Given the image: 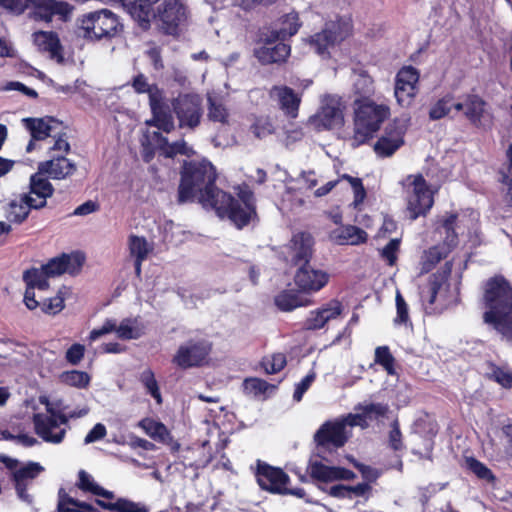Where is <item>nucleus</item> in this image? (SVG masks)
Masks as SVG:
<instances>
[{"mask_svg":"<svg viewBox=\"0 0 512 512\" xmlns=\"http://www.w3.org/2000/svg\"><path fill=\"white\" fill-rule=\"evenodd\" d=\"M468 469L473 472L479 479L486 481H494L495 475L484 463L474 457L466 459Z\"/></svg>","mask_w":512,"mask_h":512,"instance_id":"54","label":"nucleus"},{"mask_svg":"<svg viewBox=\"0 0 512 512\" xmlns=\"http://www.w3.org/2000/svg\"><path fill=\"white\" fill-rule=\"evenodd\" d=\"M70 145L63 137H59L54 141V144L48 147L50 158L48 160H67Z\"/></svg>","mask_w":512,"mask_h":512,"instance_id":"56","label":"nucleus"},{"mask_svg":"<svg viewBox=\"0 0 512 512\" xmlns=\"http://www.w3.org/2000/svg\"><path fill=\"white\" fill-rule=\"evenodd\" d=\"M245 392L254 394L255 396L266 393L270 388H276L275 385L269 384L260 378H247L243 382Z\"/></svg>","mask_w":512,"mask_h":512,"instance_id":"55","label":"nucleus"},{"mask_svg":"<svg viewBox=\"0 0 512 512\" xmlns=\"http://www.w3.org/2000/svg\"><path fill=\"white\" fill-rule=\"evenodd\" d=\"M207 118L213 123L229 125L230 112L221 99L208 94L207 95Z\"/></svg>","mask_w":512,"mask_h":512,"instance_id":"34","label":"nucleus"},{"mask_svg":"<svg viewBox=\"0 0 512 512\" xmlns=\"http://www.w3.org/2000/svg\"><path fill=\"white\" fill-rule=\"evenodd\" d=\"M484 321L493 325L507 341L512 342V287L502 276L491 277L485 284Z\"/></svg>","mask_w":512,"mask_h":512,"instance_id":"2","label":"nucleus"},{"mask_svg":"<svg viewBox=\"0 0 512 512\" xmlns=\"http://www.w3.org/2000/svg\"><path fill=\"white\" fill-rule=\"evenodd\" d=\"M374 362L380 365L388 375H396L395 358L388 346H378L375 349Z\"/></svg>","mask_w":512,"mask_h":512,"instance_id":"43","label":"nucleus"},{"mask_svg":"<svg viewBox=\"0 0 512 512\" xmlns=\"http://www.w3.org/2000/svg\"><path fill=\"white\" fill-rule=\"evenodd\" d=\"M255 477L259 487L271 494L292 495L298 498L305 496L303 488H290V477L280 467H275L265 461H256Z\"/></svg>","mask_w":512,"mask_h":512,"instance_id":"7","label":"nucleus"},{"mask_svg":"<svg viewBox=\"0 0 512 512\" xmlns=\"http://www.w3.org/2000/svg\"><path fill=\"white\" fill-rule=\"evenodd\" d=\"M388 447L394 452L402 451L405 449L403 435L398 419L393 420L390 424V431L388 433Z\"/></svg>","mask_w":512,"mask_h":512,"instance_id":"53","label":"nucleus"},{"mask_svg":"<svg viewBox=\"0 0 512 512\" xmlns=\"http://www.w3.org/2000/svg\"><path fill=\"white\" fill-rule=\"evenodd\" d=\"M491 372L488 373V379L498 383L503 388H512V372L505 370L504 368L490 363Z\"/></svg>","mask_w":512,"mask_h":512,"instance_id":"50","label":"nucleus"},{"mask_svg":"<svg viewBox=\"0 0 512 512\" xmlns=\"http://www.w3.org/2000/svg\"><path fill=\"white\" fill-rule=\"evenodd\" d=\"M212 344L207 340H189L180 345L172 358V363L182 370L201 367L208 362Z\"/></svg>","mask_w":512,"mask_h":512,"instance_id":"11","label":"nucleus"},{"mask_svg":"<svg viewBox=\"0 0 512 512\" xmlns=\"http://www.w3.org/2000/svg\"><path fill=\"white\" fill-rule=\"evenodd\" d=\"M45 275L43 270L31 268L23 273V280L26 283V290L24 293V303L29 310H35L40 305V302L35 298V285Z\"/></svg>","mask_w":512,"mask_h":512,"instance_id":"32","label":"nucleus"},{"mask_svg":"<svg viewBox=\"0 0 512 512\" xmlns=\"http://www.w3.org/2000/svg\"><path fill=\"white\" fill-rule=\"evenodd\" d=\"M134 322H136V320H132L130 318L123 319L116 329V334L118 338L122 340H132L140 338L143 335V331L140 328L134 327Z\"/></svg>","mask_w":512,"mask_h":512,"instance_id":"49","label":"nucleus"},{"mask_svg":"<svg viewBox=\"0 0 512 512\" xmlns=\"http://www.w3.org/2000/svg\"><path fill=\"white\" fill-rule=\"evenodd\" d=\"M76 485L81 491L89 492L93 495H95L97 489L100 486L93 480L92 476L85 470H80L78 472V482Z\"/></svg>","mask_w":512,"mask_h":512,"instance_id":"60","label":"nucleus"},{"mask_svg":"<svg viewBox=\"0 0 512 512\" xmlns=\"http://www.w3.org/2000/svg\"><path fill=\"white\" fill-rule=\"evenodd\" d=\"M390 115L387 105L368 101L359 105L355 112L356 137L363 141L379 130L382 123Z\"/></svg>","mask_w":512,"mask_h":512,"instance_id":"8","label":"nucleus"},{"mask_svg":"<svg viewBox=\"0 0 512 512\" xmlns=\"http://www.w3.org/2000/svg\"><path fill=\"white\" fill-rule=\"evenodd\" d=\"M64 301V296L62 295V292L59 291L54 297L44 299L40 302L38 307H40L41 311L45 314L56 315L64 309Z\"/></svg>","mask_w":512,"mask_h":512,"instance_id":"52","label":"nucleus"},{"mask_svg":"<svg viewBox=\"0 0 512 512\" xmlns=\"http://www.w3.org/2000/svg\"><path fill=\"white\" fill-rule=\"evenodd\" d=\"M33 37L35 44L44 51L54 53L59 47V39L54 32L38 31Z\"/></svg>","mask_w":512,"mask_h":512,"instance_id":"46","label":"nucleus"},{"mask_svg":"<svg viewBox=\"0 0 512 512\" xmlns=\"http://www.w3.org/2000/svg\"><path fill=\"white\" fill-rule=\"evenodd\" d=\"M310 302H303L298 293L294 290H283L275 297V305L285 312L292 311L298 307L307 306Z\"/></svg>","mask_w":512,"mask_h":512,"instance_id":"38","label":"nucleus"},{"mask_svg":"<svg viewBox=\"0 0 512 512\" xmlns=\"http://www.w3.org/2000/svg\"><path fill=\"white\" fill-rule=\"evenodd\" d=\"M152 118L146 121L149 126H154L166 133L171 132L174 127V120L168 107L163 102V97L150 104Z\"/></svg>","mask_w":512,"mask_h":512,"instance_id":"28","label":"nucleus"},{"mask_svg":"<svg viewBox=\"0 0 512 512\" xmlns=\"http://www.w3.org/2000/svg\"><path fill=\"white\" fill-rule=\"evenodd\" d=\"M35 433L47 443L59 444L66 436V429L59 428L51 413H35L32 417Z\"/></svg>","mask_w":512,"mask_h":512,"instance_id":"19","label":"nucleus"},{"mask_svg":"<svg viewBox=\"0 0 512 512\" xmlns=\"http://www.w3.org/2000/svg\"><path fill=\"white\" fill-rule=\"evenodd\" d=\"M457 101L454 100V97L450 94L445 95L441 99H439L429 110V117L431 120H439L447 115H449L452 111H455V106Z\"/></svg>","mask_w":512,"mask_h":512,"instance_id":"42","label":"nucleus"},{"mask_svg":"<svg viewBox=\"0 0 512 512\" xmlns=\"http://www.w3.org/2000/svg\"><path fill=\"white\" fill-rule=\"evenodd\" d=\"M85 262L84 254L75 252L71 254L63 253L58 257L50 259L45 265L42 266V270L45 276L54 277L64 273L70 275H77Z\"/></svg>","mask_w":512,"mask_h":512,"instance_id":"16","label":"nucleus"},{"mask_svg":"<svg viewBox=\"0 0 512 512\" xmlns=\"http://www.w3.org/2000/svg\"><path fill=\"white\" fill-rule=\"evenodd\" d=\"M120 22L108 9L89 12L77 20V33L88 40L110 39L118 31Z\"/></svg>","mask_w":512,"mask_h":512,"instance_id":"6","label":"nucleus"},{"mask_svg":"<svg viewBox=\"0 0 512 512\" xmlns=\"http://www.w3.org/2000/svg\"><path fill=\"white\" fill-rule=\"evenodd\" d=\"M172 107L180 128L193 130L200 124L203 111L202 99L198 94H180L173 100Z\"/></svg>","mask_w":512,"mask_h":512,"instance_id":"12","label":"nucleus"},{"mask_svg":"<svg viewBox=\"0 0 512 512\" xmlns=\"http://www.w3.org/2000/svg\"><path fill=\"white\" fill-rule=\"evenodd\" d=\"M41 469L42 467L38 463H30L29 465L22 467L14 472V481H18V479L24 481L25 479L34 478L36 473Z\"/></svg>","mask_w":512,"mask_h":512,"instance_id":"64","label":"nucleus"},{"mask_svg":"<svg viewBox=\"0 0 512 512\" xmlns=\"http://www.w3.org/2000/svg\"><path fill=\"white\" fill-rule=\"evenodd\" d=\"M140 382L146 388L147 392L156 400L158 404L162 403V396L158 382L152 369L147 368L140 374Z\"/></svg>","mask_w":512,"mask_h":512,"instance_id":"47","label":"nucleus"},{"mask_svg":"<svg viewBox=\"0 0 512 512\" xmlns=\"http://www.w3.org/2000/svg\"><path fill=\"white\" fill-rule=\"evenodd\" d=\"M248 131L257 139H263L275 133L276 125L269 115L251 114L248 117Z\"/></svg>","mask_w":512,"mask_h":512,"instance_id":"31","label":"nucleus"},{"mask_svg":"<svg viewBox=\"0 0 512 512\" xmlns=\"http://www.w3.org/2000/svg\"><path fill=\"white\" fill-rule=\"evenodd\" d=\"M124 9L142 26H147L153 14V5L158 0H121Z\"/></svg>","mask_w":512,"mask_h":512,"instance_id":"29","label":"nucleus"},{"mask_svg":"<svg viewBox=\"0 0 512 512\" xmlns=\"http://www.w3.org/2000/svg\"><path fill=\"white\" fill-rule=\"evenodd\" d=\"M58 512H100L93 505L71 497L61 488L58 492Z\"/></svg>","mask_w":512,"mask_h":512,"instance_id":"33","label":"nucleus"},{"mask_svg":"<svg viewBox=\"0 0 512 512\" xmlns=\"http://www.w3.org/2000/svg\"><path fill=\"white\" fill-rule=\"evenodd\" d=\"M403 142L401 132L387 133L376 142L374 149L379 157H390L402 146Z\"/></svg>","mask_w":512,"mask_h":512,"instance_id":"35","label":"nucleus"},{"mask_svg":"<svg viewBox=\"0 0 512 512\" xmlns=\"http://www.w3.org/2000/svg\"><path fill=\"white\" fill-rule=\"evenodd\" d=\"M457 219V213H450L440 221L439 228L442 229L443 233L445 234L443 246L449 249V251H452L459 242L458 234L456 232Z\"/></svg>","mask_w":512,"mask_h":512,"instance_id":"37","label":"nucleus"},{"mask_svg":"<svg viewBox=\"0 0 512 512\" xmlns=\"http://www.w3.org/2000/svg\"><path fill=\"white\" fill-rule=\"evenodd\" d=\"M451 251L444 246L435 245L424 252L422 257V272L428 273L443 259H445Z\"/></svg>","mask_w":512,"mask_h":512,"instance_id":"39","label":"nucleus"},{"mask_svg":"<svg viewBox=\"0 0 512 512\" xmlns=\"http://www.w3.org/2000/svg\"><path fill=\"white\" fill-rule=\"evenodd\" d=\"M286 364V356L283 353L273 354L271 359L262 362L267 374H276L280 372L285 368Z\"/></svg>","mask_w":512,"mask_h":512,"instance_id":"57","label":"nucleus"},{"mask_svg":"<svg viewBox=\"0 0 512 512\" xmlns=\"http://www.w3.org/2000/svg\"><path fill=\"white\" fill-rule=\"evenodd\" d=\"M455 112L463 115L475 126L482 125V119L486 115V102L477 94H465L455 106Z\"/></svg>","mask_w":512,"mask_h":512,"instance_id":"23","label":"nucleus"},{"mask_svg":"<svg viewBox=\"0 0 512 512\" xmlns=\"http://www.w3.org/2000/svg\"><path fill=\"white\" fill-rule=\"evenodd\" d=\"M328 281L329 275L326 272L314 269L310 264L299 266L294 275V283L302 293L318 292Z\"/></svg>","mask_w":512,"mask_h":512,"instance_id":"17","label":"nucleus"},{"mask_svg":"<svg viewBox=\"0 0 512 512\" xmlns=\"http://www.w3.org/2000/svg\"><path fill=\"white\" fill-rule=\"evenodd\" d=\"M159 18L168 34L175 33L177 27L186 19V8L178 0H165L159 10Z\"/></svg>","mask_w":512,"mask_h":512,"instance_id":"24","label":"nucleus"},{"mask_svg":"<svg viewBox=\"0 0 512 512\" xmlns=\"http://www.w3.org/2000/svg\"><path fill=\"white\" fill-rule=\"evenodd\" d=\"M146 141L151 146V148H148L143 142L146 157H154V150H159V156L165 158H174L177 155L190 158L195 154L194 150L185 141L169 143L167 138L157 131L146 135Z\"/></svg>","mask_w":512,"mask_h":512,"instance_id":"13","label":"nucleus"},{"mask_svg":"<svg viewBox=\"0 0 512 512\" xmlns=\"http://www.w3.org/2000/svg\"><path fill=\"white\" fill-rule=\"evenodd\" d=\"M27 8L33 9L34 19L45 22H50L54 16L66 22L73 11L68 3L56 0H0V9L13 15H20Z\"/></svg>","mask_w":512,"mask_h":512,"instance_id":"4","label":"nucleus"},{"mask_svg":"<svg viewBox=\"0 0 512 512\" xmlns=\"http://www.w3.org/2000/svg\"><path fill=\"white\" fill-rule=\"evenodd\" d=\"M314 238L308 232H298L294 234L289 243V255L291 264L302 266L310 264L313 257Z\"/></svg>","mask_w":512,"mask_h":512,"instance_id":"20","label":"nucleus"},{"mask_svg":"<svg viewBox=\"0 0 512 512\" xmlns=\"http://www.w3.org/2000/svg\"><path fill=\"white\" fill-rule=\"evenodd\" d=\"M25 127L31 134V140L26 147L27 152H31L34 149V141L44 140L51 135L52 126L51 118H26L23 119Z\"/></svg>","mask_w":512,"mask_h":512,"instance_id":"30","label":"nucleus"},{"mask_svg":"<svg viewBox=\"0 0 512 512\" xmlns=\"http://www.w3.org/2000/svg\"><path fill=\"white\" fill-rule=\"evenodd\" d=\"M499 182L508 186L505 199L512 206V162H508L499 169Z\"/></svg>","mask_w":512,"mask_h":512,"instance_id":"58","label":"nucleus"},{"mask_svg":"<svg viewBox=\"0 0 512 512\" xmlns=\"http://www.w3.org/2000/svg\"><path fill=\"white\" fill-rule=\"evenodd\" d=\"M344 103L336 95H325L319 110L309 117L307 124L317 131L338 129L344 123Z\"/></svg>","mask_w":512,"mask_h":512,"instance_id":"9","label":"nucleus"},{"mask_svg":"<svg viewBox=\"0 0 512 512\" xmlns=\"http://www.w3.org/2000/svg\"><path fill=\"white\" fill-rule=\"evenodd\" d=\"M289 22L290 28L272 29L264 35L263 46L255 50L256 58L262 64L284 62L290 54V46L283 43L286 38L295 35L300 27L298 14L290 12L283 20Z\"/></svg>","mask_w":512,"mask_h":512,"instance_id":"3","label":"nucleus"},{"mask_svg":"<svg viewBox=\"0 0 512 512\" xmlns=\"http://www.w3.org/2000/svg\"><path fill=\"white\" fill-rule=\"evenodd\" d=\"M150 249L144 237L137 235H130L129 237V252L130 255L140 260H146Z\"/></svg>","mask_w":512,"mask_h":512,"instance_id":"51","label":"nucleus"},{"mask_svg":"<svg viewBox=\"0 0 512 512\" xmlns=\"http://www.w3.org/2000/svg\"><path fill=\"white\" fill-rule=\"evenodd\" d=\"M270 97L277 102L279 109L290 119L298 117L301 96L287 86H273Z\"/></svg>","mask_w":512,"mask_h":512,"instance_id":"22","label":"nucleus"},{"mask_svg":"<svg viewBox=\"0 0 512 512\" xmlns=\"http://www.w3.org/2000/svg\"><path fill=\"white\" fill-rule=\"evenodd\" d=\"M396 317L394 319V322L396 324H404L406 325L409 322V311H408V305L402 296V294L397 291L396 297Z\"/></svg>","mask_w":512,"mask_h":512,"instance_id":"59","label":"nucleus"},{"mask_svg":"<svg viewBox=\"0 0 512 512\" xmlns=\"http://www.w3.org/2000/svg\"><path fill=\"white\" fill-rule=\"evenodd\" d=\"M117 325L116 321L113 319H106L103 325L100 328L93 329L89 334V340L95 341L103 335L109 334L111 332H116Z\"/></svg>","mask_w":512,"mask_h":512,"instance_id":"63","label":"nucleus"},{"mask_svg":"<svg viewBox=\"0 0 512 512\" xmlns=\"http://www.w3.org/2000/svg\"><path fill=\"white\" fill-rule=\"evenodd\" d=\"M353 88L356 94L362 97L369 96L374 91L373 80L365 71L354 72Z\"/></svg>","mask_w":512,"mask_h":512,"instance_id":"44","label":"nucleus"},{"mask_svg":"<svg viewBox=\"0 0 512 512\" xmlns=\"http://www.w3.org/2000/svg\"><path fill=\"white\" fill-rule=\"evenodd\" d=\"M419 73L412 66L400 69L395 79L394 95L397 103L402 107H408L417 94Z\"/></svg>","mask_w":512,"mask_h":512,"instance_id":"14","label":"nucleus"},{"mask_svg":"<svg viewBox=\"0 0 512 512\" xmlns=\"http://www.w3.org/2000/svg\"><path fill=\"white\" fill-rule=\"evenodd\" d=\"M350 30L351 20L349 17H336L335 21L327 22L321 32L311 36L308 44L317 54L326 56L331 47L349 35Z\"/></svg>","mask_w":512,"mask_h":512,"instance_id":"10","label":"nucleus"},{"mask_svg":"<svg viewBox=\"0 0 512 512\" xmlns=\"http://www.w3.org/2000/svg\"><path fill=\"white\" fill-rule=\"evenodd\" d=\"M61 383L77 389H86L91 382V376L80 370L64 371L60 374Z\"/></svg>","mask_w":512,"mask_h":512,"instance_id":"40","label":"nucleus"},{"mask_svg":"<svg viewBox=\"0 0 512 512\" xmlns=\"http://www.w3.org/2000/svg\"><path fill=\"white\" fill-rule=\"evenodd\" d=\"M314 440L322 447H343L348 440L345 423H341L340 420L325 422L315 433Z\"/></svg>","mask_w":512,"mask_h":512,"instance_id":"21","label":"nucleus"},{"mask_svg":"<svg viewBox=\"0 0 512 512\" xmlns=\"http://www.w3.org/2000/svg\"><path fill=\"white\" fill-rule=\"evenodd\" d=\"M307 471L311 479L315 481L322 483L332 482V466L325 465L320 461H310Z\"/></svg>","mask_w":512,"mask_h":512,"instance_id":"45","label":"nucleus"},{"mask_svg":"<svg viewBox=\"0 0 512 512\" xmlns=\"http://www.w3.org/2000/svg\"><path fill=\"white\" fill-rule=\"evenodd\" d=\"M433 204V195L424 177L421 174L416 175L413 181V194L408 201L411 219L415 220L419 216H425L432 208Z\"/></svg>","mask_w":512,"mask_h":512,"instance_id":"15","label":"nucleus"},{"mask_svg":"<svg viewBox=\"0 0 512 512\" xmlns=\"http://www.w3.org/2000/svg\"><path fill=\"white\" fill-rule=\"evenodd\" d=\"M138 427L144 430V432L152 439L159 442H166L170 438V431L160 421H156L153 418L145 417L138 422Z\"/></svg>","mask_w":512,"mask_h":512,"instance_id":"36","label":"nucleus"},{"mask_svg":"<svg viewBox=\"0 0 512 512\" xmlns=\"http://www.w3.org/2000/svg\"><path fill=\"white\" fill-rule=\"evenodd\" d=\"M132 87L137 93H147L149 104L163 97L162 91L155 84H150L147 77L140 73L133 78Z\"/></svg>","mask_w":512,"mask_h":512,"instance_id":"41","label":"nucleus"},{"mask_svg":"<svg viewBox=\"0 0 512 512\" xmlns=\"http://www.w3.org/2000/svg\"><path fill=\"white\" fill-rule=\"evenodd\" d=\"M46 201L37 202V199L31 195L23 194L19 200L12 201L7 211V219L13 223H22L25 221L31 209H41L45 207Z\"/></svg>","mask_w":512,"mask_h":512,"instance_id":"26","label":"nucleus"},{"mask_svg":"<svg viewBox=\"0 0 512 512\" xmlns=\"http://www.w3.org/2000/svg\"><path fill=\"white\" fill-rule=\"evenodd\" d=\"M85 354V346L80 343L71 345L65 354L66 361L71 365H78Z\"/></svg>","mask_w":512,"mask_h":512,"instance_id":"62","label":"nucleus"},{"mask_svg":"<svg viewBox=\"0 0 512 512\" xmlns=\"http://www.w3.org/2000/svg\"><path fill=\"white\" fill-rule=\"evenodd\" d=\"M217 177L212 162H183L177 203L197 201L204 209L213 210L220 219H227L242 230L258 218L255 193L242 183L234 187V196L216 186Z\"/></svg>","mask_w":512,"mask_h":512,"instance_id":"1","label":"nucleus"},{"mask_svg":"<svg viewBox=\"0 0 512 512\" xmlns=\"http://www.w3.org/2000/svg\"><path fill=\"white\" fill-rule=\"evenodd\" d=\"M355 410L362 411L368 420H377L384 418L389 412V406L384 403H369L367 405H357Z\"/></svg>","mask_w":512,"mask_h":512,"instance_id":"48","label":"nucleus"},{"mask_svg":"<svg viewBox=\"0 0 512 512\" xmlns=\"http://www.w3.org/2000/svg\"><path fill=\"white\" fill-rule=\"evenodd\" d=\"M329 240L337 245H360L368 241V234L355 225H342L329 233Z\"/></svg>","mask_w":512,"mask_h":512,"instance_id":"25","label":"nucleus"},{"mask_svg":"<svg viewBox=\"0 0 512 512\" xmlns=\"http://www.w3.org/2000/svg\"><path fill=\"white\" fill-rule=\"evenodd\" d=\"M399 247L400 240L391 239L381 251L382 258L385 259L390 266L396 263L397 251L399 250Z\"/></svg>","mask_w":512,"mask_h":512,"instance_id":"61","label":"nucleus"},{"mask_svg":"<svg viewBox=\"0 0 512 512\" xmlns=\"http://www.w3.org/2000/svg\"><path fill=\"white\" fill-rule=\"evenodd\" d=\"M75 170V162H40L38 172L30 177V190L27 195L35 197L37 202H47V198L54 192L48 179H63Z\"/></svg>","mask_w":512,"mask_h":512,"instance_id":"5","label":"nucleus"},{"mask_svg":"<svg viewBox=\"0 0 512 512\" xmlns=\"http://www.w3.org/2000/svg\"><path fill=\"white\" fill-rule=\"evenodd\" d=\"M451 271L452 263L446 262L441 270L430 275L427 283V290L422 292V298L428 306L435 304L437 295L450 277Z\"/></svg>","mask_w":512,"mask_h":512,"instance_id":"27","label":"nucleus"},{"mask_svg":"<svg viewBox=\"0 0 512 512\" xmlns=\"http://www.w3.org/2000/svg\"><path fill=\"white\" fill-rule=\"evenodd\" d=\"M344 310V306L338 299H332L321 307L311 310L303 323V328L308 331H316L338 318Z\"/></svg>","mask_w":512,"mask_h":512,"instance_id":"18","label":"nucleus"}]
</instances>
